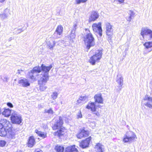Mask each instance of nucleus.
<instances>
[{"instance_id": "obj_48", "label": "nucleus", "mask_w": 152, "mask_h": 152, "mask_svg": "<svg viewBox=\"0 0 152 152\" xmlns=\"http://www.w3.org/2000/svg\"><path fill=\"white\" fill-rule=\"evenodd\" d=\"M17 152H22L20 150H19Z\"/></svg>"}, {"instance_id": "obj_37", "label": "nucleus", "mask_w": 152, "mask_h": 152, "mask_svg": "<svg viewBox=\"0 0 152 152\" xmlns=\"http://www.w3.org/2000/svg\"><path fill=\"white\" fill-rule=\"evenodd\" d=\"M93 112V114L95 115H96L98 117H99L100 116V114L98 112L96 111V110L95 111H92Z\"/></svg>"}, {"instance_id": "obj_1", "label": "nucleus", "mask_w": 152, "mask_h": 152, "mask_svg": "<svg viewBox=\"0 0 152 152\" xmlns=\"http://www.w3.org/2000/svg\"><path fill=\"white\" fill-rule=\"evenodd\" d=\"M41 67V72H42L38 77V84L39 86L40 90L43 91L47 88L45 84L49 80L48 73L52 66L51 64L49 66H46L42 64Z\"/></svg>"}, {"instance_id": "obj_38", "label": "nucleus", "mask_w": 152, "mask_h": 152, "mask_svg": "<svg viewBox=\"0 0 152 152\" xmlns=\"http://www.w3.org/2000/svg\"><path fill=\"white\" fill-rule=\"evenodd\" d=\"M82 114L80 111H79L77 114V118H82Z\"/></svg>"}, {"instance_id": "obj_7", "label": "nucleus", "mask_w": 152, "mask_h": 152, "mask_svg": "<svg viewBox=\"0 0 152 152\" xmlns=\"http://www.w3.org/2000/svg\"><path fill=\"white\" fill-rule=\"evenodd\" d=\"M11 119L12 122L13 124H20L22 122L20 115L14 110L12 111Z\"/></svg>"}, {"instance_id": "obj_23", "label": "nucleus", "mask_w": 152, "mask_h": 152, "mask_svg": "<svg viewBox=\"0 0 152 152\" xmlns=\"http://www.w3.org/2000/svg\"><path fill=\"white\" fill-rule=\"evenodd\" d=\"M35 143V141L34 137L33 136L30 137L28 141V146L32 147Z\"/></svg>"}, {"instance_id": "obj_47", "label": "nucleus", "mask_w": 152, "mask_h": 152, "mask_svg": "<svg viewBox=\"0 0 152 152\" xmlns=\"http://www.w3.org/2000/svg\"><path fill=\"white\" fill-rule=\"evenodd\" d=\"M5 0H0V2H2L4 1Z\"/></svg>"}, {"instance_id": "obj_46", "label": "nucleus", "mask_w": 152, "mask_h": 152, "mask_svg": "<svg viewBox=\"0 0 152 152\" xmlns=\"http://www.w3.org/2000/svg\"><path fill=\"white\" fill-rule=\"evenodd\" d=\"M18 30L21 31L20 32H18V33H20L21 31H23V30L22 28L19 29H18Z\"/></svg>"}, {"instance_id": "obj_50", "label": "nucleus", "mask_w": 152, "mask_h": 152, "mask_svg": "<svg viewBox=\"0 0 152 152\" xmlns=\"http://www.w3.org/2000/svg\"><path fill=\"white\" fill-rule=\"evenodd\" d=\"M92 72V71H91L89 72Z\"/></svg>"}, {"instance_id": "obj_31", "label": "nucleus", "mask_w": 152, "mask_h": 152, "mask_svg": "<svg viewBox=\"0 0 152 152\" xmlns=\"http://www.w3.org/2000/svg\"><path fill=\"white\" fill-rule=\"evenodd\" d=\"M58 95V94L57 92L56 91L54 92L51 95V98L53 100H55L57 98Z\"/></svg>"}, {"instance_id": "obj_14", "label": "nucleus", "mask_w": 152, "mask_h": 152, "mask_svg": "<svg viewBox=\"0 0 152 152\" xmlns=\"http://www.w3.org/2000/svg\"><path fill=\"white\" fill-rule=\"evenodd\" d=\"M91 140V137H90L86 138L85 140H83L80 143V146L83 148L88 147Z\"/></svg>"}, {"instance_id": "obj_11", "label": "nucleus", "mask_w": 152, "mask_h": 152, "mask_svg": "<svg viewBox=\"0 0 152 152\" xmlns=\"http://www.w3.org/2000/svg\"><path fill=\"white\" fill-rule=\"evenodd\" d=\"M93 31L95 33H98L100 37L102 35V29L101 27V23L99 22L98 23H95L93 24L92 26Z\"/></svg>"}, {"instance_id": "obj_49", "label": "nucleus", "mask_w": 152, "mask_h": 152, "mask_svg": "<svg viewBox=\"0 0 152 152\" xmlns=\"http://www.w3.org/2000/svg\"><path fill=\"white\" fill-rule=\"evenodd\" d=\"M1 108H0V115L1 114Z\"/></svg>"}, {"instance_id": "obj_28", "label": "nucleus", "mask_w": 152, "mask_h": 152, "mask_svg": "<svg viewBox=\"0 0 152 152\" xmlns=\"http://www.w3.org/2000/svg\"><path fill=\"white\" fill-rule=\"evenodd\" d=\"M12 111L9 109H4L2 113V114L5 117H9L11 113H12Z\"/></svg>"}, {"instance_id": "obj_26", "label": "nucleus", "mask_w": 152, "mask_h": 152, "mask_svg": "<svg viewBox=\"0 0 152 152\" xmlns=\"http://www.w3.org/2000/svg\"><path fill=\"white\" fill-rule=\"evenodd\" d=\"M35 132L38 135V136L42 137L43 139H44L47 137V133L46 132L39 131L37 129H36Z\"/></svg>"}, {"instance_id": "obj_25", "label": "nucleus", "mask_w": 152, "mask_h": 152, "mask_svg": "<svg viewBox=\"0 0 152 152\" xmlns=\"http://www.w3.org/2000/svg\"><path fill=\"white\" fill-rule=\"evenodd\" d=\"M97 152H103L104 149V146L100 143H97L95 147Z\"/></svg>"}, {"instance_id": "obj_20", "label": "nucleus", "mask_w": 152, "mask_h": 152, "mask_svg": "<svg viewBox=\"0 0 152 152\" xmlns=\"http://www.w3.org/2000/svg\"><path fill=\"white\" fill-rule=\"evenodd\" d=\"M88 109H90L92 111H95L96 110V105L94 102H89L86 107Z\"/></svg>"}, {"instance_id": "obj_8", "label": "nucleus", "mask_w": 152, "mask_h": 152, "mask_svg": "<svg viewBox=\"0 0 152 152\" xmlns=\"http://www.w3.org/2000/svg\"><path fill=\"white\" fill-rule=\"evenodd\" d=\"M102 50H98L95 54L91 57L89 60V62L93 65H95L96 62H98L102 57Z\"/></svg>"}, {"instance_id": "obj_39", "label": "nucleus", "mask_w": 152, "mask_h": 152, "mask_svg": "<svg viewBox=\"0 0 152 152\" xmlns=\"http://www.w3.org/2000/svg\"><path fill=\"white\" fill-rule=\"evenodd\" d=\"M129 14L131 17H134V12L131 10H130L129 11Z\"/></svg>"}, {"instance_id": "obj_3", "label": "nucleus", "mask_w": 152, "mask_h": 152, "mask_svg": "<svg viewBox=\"0 0 152 152\" xmlns=\"http://www.w3.org/2000/svg\"><path fill=\"white\" fill-rule=\"evenodd\" d=\"M86 35L84 37V41L85 45L87 46V48L89 49L91 47L94 45L95 40L93 35L89 29H85Z\"/></svg>"}, {"instance_id": "obj_35", "label": "nucleus", "mask_w": 152, "mask_h": 152, "mask_svg": "<svg viewBox=\"0 0 152 152\" xmlns=\"http://www.w3.org/2000/svg\"><path fill=\"white\" fill-rule=\"evenodd\" d=\"M6 144V142L4 140H0V147L4 146Z\"/></svg>"}, {"instance_id": "obj_34", "label": "nucleus", "mask_w": 152, "mask_h": 152, "mask_svg": "<svg viewBox=\"0 0 152 152\" xmlns=\"http://www.w3.org/2000/svg\"><path fill=\"white\" fill-rule=\"evenodd\" d=\"M7 17V15L6 14L3 13L0 14V18L2 19H4L6 18Z\"/></svg>"}, {"instance_id": "obj_30", "label": "nucleus", "mask_w": 152, "mask_h": 152, "mask_svg": "<svg viewBox=\"0 0 152 152\" xmlns=\"http://www.w3.org/2000/svg\"><path fill=\"white\" fill-rule=\"evenodd\" d=\"M88 97L87 96H80L79 98V100L77 101L78 103L80 102V101H87L88 100Z\"/></svg>"}, {"instance_id": "obj_36", "label": "nucleus", "mask_w": 152, "mask_h": 152, "mask_svg": "<svg viewBox=\"0 0 152 152\" xmlns=\"http://www.w3.org/2000/svg\"><path fill=\"white\" fill-rule=\"evenodd\" d=\"M87 0H75V1L77 4H79L81 3H85L86 1Z\"/></svg>"}, {"instance_id": "obj_19", "label": "nucleus", "mask_w": 152, "mask_h": 152, "mask_svg": "<svg viewBox=\"0 0 152 152\" xmlns=\"http://www.w3.org/2000/svg\"><path fill=\"white\" fill-rule=\"evenodd\" d=\"M94 99L95 100V102L99 104L103 103V99L102 98L101 94H96L94 96Z\"/></svg>"}, {"instance_id": "obj_16", "label": "nucleus", "mask_w": 152, "mask_h": 152, "mask_svg": "<svg viewBox=\"0 0 152 152\" xmlns=\"http://www.w3.org/2000/svg\"><path fill=\"white\" fill-rule=\"evenodd\" d=\"M18 83L23 87H27L30 86V83L27 79L24 78L18 81Z\"/></svg>"}, {"instance_id": "obj_15", "label": "nucleus", "mask_w": 152, "mask_h": 152, "mask_svg": "<svg viewBox=\"0 0 152 152\" xmlns=\"http://www.w3.org/2000/svg\"><path fill=\"white\" fill-rule=\"evenodd\" d=\"M63 28L61 26H58L56 31L53 34L54 38H57L59 37V36L62 33Z\"/></svg>"}, {"instance_id": "obj_44", "label": "nucleus", "mask_w": 152, "mask_h": 152, "mask_svg": "<svg viewBox=\"0 0 152 152\" xmlns=\"http://www.w3.org/2000/svg\"><path fill=\"white\" fill-rule=\"evenodd\" d=\"M35 152H42V151L39 149H38L35 150Z\"/></svg>"}, {"instance_id": "obj_6", "label": "nucleus", "mask_w": 152, "mask_h": 152, "mask_svg": "<svg viewBox=\"0 0 152 152\" xmlns=\"http://www.w3.org/2000/svg\"><path fill=\"white\" fill-rule=\"evenodd\" d=\"M137 138L136 135L132 131H128L124 135L123 138V142L124 143H131L135 141Z\"/></svg>"}, {"instance_id": "obj_17", "label": "nucleus", "mask_w": 152, "mask_h": 152, "mask_svg": "<svg viewBox=\"0 0 152 152\" xmlns=\"http://www.w3.org/2000/svg\"><path fill=\"white\" fill-rule=\"evenodd\" d=\"M62 40H60L58 41V42H56L55 41H53L52 40L49 41L47 42V46L50 49L52 50L53 48L55 46L56 43H58V44H60V42H62Z\"/></svg>"}, {"instance_id": "obj_27", "label": "nucleus", "mask_w": 152, "mask_h": 152, "mask_svg": "<svg viewBox=\"0 0 152 152\" xmlns=\"http://www.w3.org/2000/svg\"><path fill=\"white\" fill-rule=\"evenodd\" d=\"M143 45L146 49H150V50L148 51L149 52H150L152 50V42H145L144 44Z\"/></svg>"}, {"instance_id": "obj_42", "label": "nucleus", "mask_w": 152, "mask_h": 152, "mask_svg": "<svg viewBox=\"0 0 152 152\" xmlns=\"http://www.w3.org/2000/svg\"><path fill=\"white\" fill-rule=\"evenodd\" d=\"M126 18L127 21L130 22L132 19V17H131L130 16H129L128 17H127Z\"/></svg>"}, {"instance_id": "obj_29", "label": "nucleus", "mask_w": 152, "mask_h": 152, "mask_svg": "<svg viewBox=\"0 0 152 152\" xmlns=\"http://www.w3.org/2000/svg\"><path fill=\"white\" fill-rule=\"evenodd\" d=\"M55 150L56 152H63L64 148L63 146L57 145L55 147Z\"/></svg>"}, {"instance_id": "obj_40", "label": "nucleus", "mask_w": 152, "mask_h": 152, "mask_svg": "<svg viewBox=\"0 0 152 152\" xmlns=\"http://www.w3.org/2000/svg\"><path fill=\"white\" fill-rule=\"evenodd\" d=\"M77 28V25L76 24H74L73 26V28L72 31H74V32L75 33V30Z\"/></svg>"}, {"instance_id": "obj_45", "label": "nucleus", "mask_w": 152, "mask_h": 152, "mask_svg": "<svg viewBox=\"0 0 152 152\" xmlns=\"http://www.w3.org/2000/svg\"><path fill=\"white\" fill-rule=\"evenodd\" d=\"M23 71V69H19L18 70V73L19 74H20V71Z\"/></svg>"}, {"instance_id": "obj_51", "label": "nucleus", "mask_w": 152, "mask_h": 152, "mask_svg": "<svg viewBox=\"0 0 152 152\" xmlns=\"http://www.w3.org/2000/svg\"><path fill=\"white\" fill-rule=\"evenodd\" d=\"M61 104H62V102H61Z\"/></svg>"}, {"instance_id": "obj_13", "label": "nucleus", "mask_w": 152, "mask_h": 152, "mask_svg": "<svg viewBox=\"0 0 152 152\" xmlns=\"http://www.w3.org/2000/svg\"><path fill=\"white\" fill-rule=\"evenodd\" d=\"M9 128L7 131V134L6 135L7 137L10 139H13L15 138V131L12 129L11 125V126H9Z\"/></svg>"}, {"instance_id": "obj_12", "label": "nucleus", "mask_w": 152, "mask_h": 152, "mask_svg": "<svg viewBox=\"0 0 152 152\" xmlns=\"http://www.w3.org/2000/svg\"><path fill=\"white\" fill-rule=\"evenodd\" d=\"M116 82L119 85L118 86V88L116 89L117 92L119 91L122 88V86L123 85V78L121 75L117 76Z\"/></svg>"}, {"instance_id": "obj_2", "label": "nucleus", "mask_w": 152, "mask_h": 152, "mask_svg": "<svg viewBox=\"0 0 152 152\" xmlns=\"http://www.w3.org/2000/svg\"><path fill=\"white\" fill-rule=\"evenodd\" d=\"M63 124V118L60 116L59 117V119L54 124L53 126V130H56L60 128L59 130L54 133L55 136H57L59 137H60L65 134L66 130L65 128L62 127V126Z\"/></svg>"}, {"instance_id": "obj_24", "label": "nucleus", "mask_w": 152, "mask_h": 152, "mask_svg": "<svg viewBox=\"0 0 152 152\" xmlns=\"http://www.w3.org/2000/svg\"><path fill=\"white\" fill-rule=\"evenodd\" d=\"M76 35L74 31H72L68 37V39L70 41V43H73L75 39Z\"/></svg>"}, {"instance_id": "obj_4", "label": "nucleus", "mask_w": 152, "mask_h": 152, "mask_svg": "<svg viewBox=\"0 0 152 152\" xmlns=\"http://www.w3.org/2000/svg\"><path fill=\"white\" fill-rule=\"evenodd\" d=\"M9 126H11V124L6 119H1L0 120V136L4 137L6 136Z\"/></svg>"}, {"instance_id": "obj_41", "label": "nucleus", "mask_w": 152, "mask_h": 152, "mask_svg": "<svg viewBox=\"0 0 152 152\" xmlns=\"http://www.w3.org/2000/svg\"><path fill=\"white\" fill-rule=\"evenodd\" d=\"M7 105L9 107L11 108H12L13 107L12 104L10 102H8L7 103Z\"/></svg>"}, {"instance_id": "obj_33", "label": "nucleus", "mask_w": 152, "mask_h": 152, "mask_svg": "<svg viewBox=\"0 0 152 152\" xmlns=\"http://www.w3.org/2000/svg\"><path fill=\"white\" fill-rule=\"evenodd\" d=\"M148 102L144 104L145 105L149 107V108H152V102L151 101H149L148 99Z\"/></svg>"}, {"instance_id": "obj_9", "label": "nucleus", "mask_w": 152, "mask_h": 152, "mask_svg": "<svg viewBox=\"0 0 152 152\" xmlns=\"http://www.w3.org/2000/svg\"><path fill=\"white\" fill-rule=\"evenodd\" d=\"M105 26L106 32L107 35L108 36V40L110 41L113 37V26L108 22L105 23Z\"/></svg>"}, {"instance_id": "obj_22", "label": "nucleus", "mask_w": 152, "mask_h": 152, "mask_svg": "<svg viewBox=\"0 0 152 152\" xmlns=\"http://www.w3.org/2000/svg\"><path fill=\"white\" fill-rule=\"evenodd\" d=\"M75 145H73L66 148L65 149L66 152H77L78 150Z\"/></svg>"}, {"instance_id": "obj_5", "label": "nucleus", "mask_w": 152, "mask_h": 152, "mask_svg": "<svg viewBox=\"0 0 152 152\" xmlns=\"http://www.w3.org/2000/svg\"><path fill=\"white\" fill-rule=\"evenodd\" d=\"M41 72V67L39 66H37L34 67L32 70H31L28 73V76L32 80L35 81L36 80V77H38V78L39 76V74Z\"/></svg>"}, {"instance_id": "obj_18", "label": "nucleus", "mask_w": 152, "mask_h": 152, "mask_svg": "<svg viewBox=\"0 0 152 152\" xmlns=\"http://www.w3.org/2000/svg\"><path fill=\"white\" fill-rule=\"evenodd\" d=\"M99 14L97 12L92 11L91 13V16L89 18V22L95 20L99 18Z\"/></svg>"}, {"instance_id": "obj_21", "label": "nucleus", "mask_w": 152, "mask_h": 152, "mask_svg": "<svg viewBox=\"0 0 152 152\" xmlns=\"http://www.w3.org/2000/svg\"><path fill=\"white\" fill-rule=\"evenodd\" d=\"M88 133L84 130H82L81 132L77 135L78 138L81 139L83 137H87L88 136Z\"/></svg>"}, {"instance_id": "obj_32", "label": "nucleus", "mask_w": 152, "mask_h": 152, "mask_svg": "<svg viewBox=\"0 0 152 152\" xmlns=\"http://www.w3.org/2000/svg\"><path fill=\"white\" fill-rule=\"evenodd\" d=\"M45 113H48V114L51 115L53 114L54 113L51 108H50L48 110H45Z\"/></svg>"}, {"instance_id": "obj_43", "label": "nucleus", "mask_w": 152, "mask_h": 152, "mask_svg": "<svg viewBox=\"0 0 152 152\" xmlns=\"http://www.w3.org/2000/svg\"><path fill=\"white\" fill-rule=\"evenodd\" d=\"M8 78L7 77L5 76L4 77V79H3V80L4 81L7 82H8Z\"/></svg>"}, {"instance_id": "obj_10", "label": "nucleus", "mask_w": 152, "mask_h": 152, "mask_svg": "<svg viewBox=\"0 0 152 152\" xmlns=\"http://www.w3.org/2000/svg\"><path fill=\"white\" fill-rule=\"evenodd\" d=\"M140 34L142 36V37H140L141 39H144L145 35L148 36L150 39H152V31L147 28H142L141 30Z\"/></svg>"}]
</instances>
